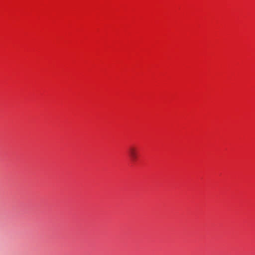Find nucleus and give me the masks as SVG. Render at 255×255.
Returning <instances> with one entry per match:
<instances>
[{
  "label": "nucleus",
  "mask_w": 255,
  "mask_h": 255,
  "mask_svg": "<svg viewBox=\"0 0 255 255\" xmlns=\"http://www.w3.org/2000/svg\"><path fill=\"white\" fill-rule=\"evenodd\" d=\"M128 154L131 161L134 162L138 157V152L136 147L130 146L128 149Z\"/></svg>",
  "instance_id": "obj_1"
}]
</instances>
